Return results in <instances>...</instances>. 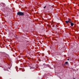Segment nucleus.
<instances>
[{
    "label": "nucleus",
    "instance_id": "nucleus-3",
    "mask_svg": "<svg viewBox=\"0 0 79 79\" xmlns=\"http://www.w3.org/2000/svg\"><path fill=\"white\" fill-rule=\"evenodd\" d=\"M74 23H72V22H71L70 25L72 27H73V26H74Z\"/></svg>",
    "mask_w": 79,
    "mask_h": 79
},
{
    "label": "nucleus",
    "instance_id": "nucleus-5",
    "mask_svg": "<svg viewBox=\"0 0 79 79\" xmlns=\"http://www.w3.org/2000/svg\"><path fill=\"white\" fill-rule=\"evenodd\" d=\"M46 8V6H45L44 7V8Z\"/></svg>",
    "mask_w": 79,
    "mask_h": 79
},
{
    "label": "nucleus",
    "instance_id": "nucleus-1",
    "mask_svg": "<svg viewBox=\"0 0 79 79\" xmlns=\"http://www.w3.org/2000/svg\"><path fill=\"white\" fill-rule=\"evenodd\" d=\"M18 15H19V16H24V13L21 12H19L17 13Z\"/></svg>",
    "mask_w": 79,
    "mask_h": 79
},
{
    "label": "nucleus",
    "instance_id": "nucleus-2",
    "mask_svg": "<svg viewBox=\"0 0 79 79\" xmlns=\"http://www.w3.org/2000/svg\"><path fill=\"white\" fill-rule=\"evenodd\" d=\"M71 21L70 20H69L68 21H65V23H66V24H68L69 23H71Z\"/></svg>",
    "mask_w": 79,
    "mask_h": 79
},
{
    "label": "nucleus",
    "instance_id": "nucleus-7",
    "mask_svg": "<svg viewBox=\"0 0 79 79\" xmlns=\"http://www.w3.org/2000/svg\"><path fill=\"white\" fill-rule=\"evenodd\" d=\"M73 79H75V78H73Z\"/></svg>",
    "mask_w": 79,
    "mask_h": 79
},
{
    "label": "nucleus",
    "instance_id": "nucleus-6",
    "mask_svg": "<svg viewBox=\"0 0 79 79\" xmlns=\"http://www.w3.org/2000/svg\"><path fill=\"white\" fill-rule=\"evenodd\" d=\"M67 60H69V59H67Z\"/></svg>",
    "mask_w": 79,
    "mask_h": 79
},
{
    "label": "nucleus",
    "instance_id": "nucleus-4",
    "mask_svg": "<svg viewBox=\"0 0 79 79\" xmlns=\"http://www.w3.org/2000/svg\"><path fill=\"white\" fill-rule=\"evenodd\" d=\"M68 62H65V64H68Z\"/></svg>",
    "mask_w": 79,
    "mask_h": 79
}]
</instances>
